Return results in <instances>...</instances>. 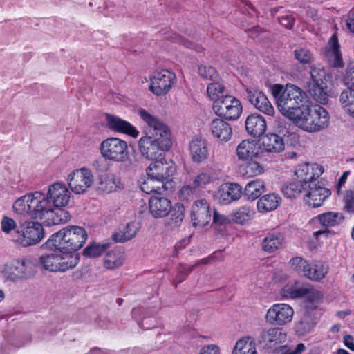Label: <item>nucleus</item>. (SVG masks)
Instances as JSON below:
<instances>
[{
	"label": "nucleus",
	"instance_id": "nucleus-30",
	"mask_svg": "<svg viewBox=\"0 0 354 354\" xmlns=\"http://www.w3.org/2000/svg\"><path fill=\"white\" fill-rule=\"evenodd\" d=\"M261 146L263 150L268 153H280L285 149L283 138L271 133L262 138Z\"/></svg>",
	"mask_w": 354,
	"mask_h": 354
},
{
	"label": "nucleus",
	"instance_id": "nucleus-22",
	"mask_svg": "<svg viewBox=\"0 0 354 354\" xmlns=\"http://www.w3.org/2000/svg\"><path fill=\"white\" fill-rule=\"evenodd\" d=\"M191 218L194 225L204 226L211 220L210 205L205 199L194 201L192 206Z\"/></svg>",
	"mask_w": 354,
	"mask_h": 354
},
{
	"label": "nucleus",
	"instance_id": "nucleus-48",
	"mask_svg": "<svg viewBox=\"0 0 354 354\" xmlns=\"http://www.w3.org/2000/svg\"><path fill=\"white\" fill-rule=\"evenodd\" d=\"M120 180L113 174H108L101 179L100 189L107 192H113L120 187Z\"/></svg>",
	"mask_w": 354,
	"mask_h": 354
},
{
	"label": "nucleus",
	"instance_id": "nucleus-42",
	"mask_svg": "<svg viewBox=\"0 0 354 354\" xmlns=\"http://www.w3.org/2000/svg\"><path fill=\"white\" fill-rule=\"evenodd\" d=\"M303 291V286L300 285L298 281H292L284 285L281 290L280 295L284 299H299Z\"/></svg>",
	"mask_w": 354,
	"mask_h": 354
},
{
	"label": "nucleus",
	"instance_id": "nucleus-33",
	"mask_svg": "<svg viewBox=\"0 0 354 354\" xmlns=\"http://www.w3.org/2000/svg\"><path fill=\"white\" fill-rule=\"evenodd\" d=\"M232 354H257V344L250 336H244L236 341Z\"/></svg>",
	"mask_w": 354,
	"mask_h": 354
},
{
	"label": "nucleus",
	"instance_id": "nucleus-60",
	"mask_svg": "<svg viewBox=\"0 0 354 354\" xmlns=\"http://www.w3.org/2000/svg\"><path fill=\"white\" fill-rule=\"evenodd\" d=\"M194 266L181 265L174 279L175 283H179L185 280V277L192 271Z\"/></svg>",
	"mask_w": 354,
	"mask_h": 354
},
{
	"label": "nucleus",
	"instance_id": "nucleus-14",
	"mask_svg": "<svg viewBox=\"0 0 354 354\" xmlns=\"http://www.w3.org/2000/svg\"><path fill=\"white\" fill-rule=\"evenodd\" d=\"M295 310L289 304L277 303L268 309L265 319L270 325L283 326L292 322Z\"/></svg>",
	"mask_w": 354,
	"mask_h": 354
},
{
	"label": "nucleus",
	"instance_id": "nucleus-28",
	"mask_svg": "<svg viewBox=\"0 0 354 354\" xmlns=\"http://www.w3.org/2000/svg\"><path fill=\"white\" fill-rule=\"evenodd\" d=\"M245 124L247 132L254 137L262 136L267 127L265 118L257 113L248 116Z\"/></svg>",
	"mask_w": 354,
	"mask_h": 354
},
{
	"label": "nucleus",
	"instance_id": "nucleus-17",
	"mask_svg": "<svg viewBox=\"0 0 354 354\" xmlns=\"http://www.w3.org/2000/svg\"><path fill=\"white\" fill-rule=\"evenodd\" d=\"M331 195L329 189L319 185L318 183H311L306 186L304 192V201L308 206L315 208L323 205L324 201Z\"/></svg>",
	"mask_w": 354,
	"mask_h": 354
},
{
	"label": "nucleus",
	"instance_id": "nucleus-57",
	"mask_svg": "<svg viewBox=\"0 0 354 354\" xmlns=\"http://www.w3.org/2000/svg\"><path fill=\"white\" fill-rule=\"evenodd\" d=\"M344 209L349 213H354V191L348 190L343 198Z\"/></svg>",
	"mask_w": 354,
	"mask_h": 354
},
{
	"label": "nucleus",
	"instance_id": "nucleus-43",
	"mask_svg": "<svg viewBox=\"0 0 354 354\" xmlns=\"http://www.w3.org/2000/svg\"><path fill=\"white\" fill-rule=\"evenodd\" d=\"M239 171L243 176L253 177L263 174L264 172V167L259 162L252 159L241 165Z\"/></svg>",
	"mask_w": 354,
	"mask_h": 354
},
{
	"label": "nucleus",
	"instance_id": "nucleus-64",
	"mask_svg": "<svg viewBox=\"0 0 354 354\" xmlns=\"http://www.w3.org/2000/svg\"><path fill=\"white\" fill-rule=\"evenodd\" d=\"M199 354H220V348L216 344L204 346L200 351Z\"/></svg>",
	"mask_w": 354,
	"mask_h": 354
},
{
	"label": "nucleus",
	"instance_id": "nucleus-55",
	"mask_svg": "<svg viewBox=\"0 0 354 354\" xmlns=\"http://www.w3.org/2000/svg\"><path fill=\"white\" fill-rule=\"evenodd\" d=\"M295 57L301 64H309L313 56L312 53L306 48H299L295 50Z\"/></svg>",
	"mask_w": 354,
	"mask_h": 354
},
{
	"label": "nucleus",
	"instance_id": "nucleus-59",
	"mask_svg": "<svg viewBox=\"0 0 354 354\" xmlns=\"http://www.w3.org/2000/svg\"><path fill=\"white\" fill-rule=\"evenodd\" d=\"M1 230L6 234H10L13 230H17L16 222L11 218L4 216L1 221Z\"/></svg>",
	"mask_w": 354,
	"mask_h": 354
},
{
	"label": "nucleus",
	"instance_id": "nucleus-16",
	"mask_svg": "<svg viewBox=\"0 0 354 354\" xmlns=\"http://www.w3.org/2000/svg\"><path fill=\"white\" fill-rule=\"evenodd\" d=\"M213 110L220 117L236 120L242 113V105L238 99L227 95L221 101L213 104Z\"/></svg>",
	"mask_w": 354,
	"mask_h": 354
},
{
	"label": "nucleus",
	"instance_id": "nucleus-61",
	"mask_svg": "<svg viewBox=\"0 0 354 354\" xmlns=\"http://www.w3.org/2000/svg\"><path fill=\"white\" fill-rule=\"evenodd\" d=\"M213 222L218 225H225L230 223V219L223 214H219L216 210L214 211Z\"/></svg>",
	"mask_w": 354,
	"mask_h": 354
},
{
	"label": "nucleus",
	"instance_id": "nucleus-13",
	"mask_svg": "<svg viewBox=\"0 0 354 354\" xmlns=\"http://www.w3.org/2000/svg\"><path fill=\"white\" fill-rule=\"evenodd\" d=\"M176 171V164L172 160L166 159L152 162L146 169L147 176L165 185L171 182Z\"/></svg>",
	"mask_w": 354,
	"mask_h": 354
},
{
	"label": "nucleus",
	"instance_id": "nucleus-24",
	"mask_svg": "<svg viewBox=\"0 0 354 354\" xmlns=\"http://www.w3.org/2000/svg\"><path fill=\"white\" fill-rule=\"evenodd\" d=\"M324 57L330 66L335 68H342L344 66L340 46L337 37L335 34L331 36L326 46Z\"/></svg>",
	"mask_w": 354,
	"mask_h": 354
},
{
	"label": "nucleus",
	"instance_id": "nucleus-26",
	"mask_svg": "<svg viewBox=\"0 0 354 354\" xmlns=\"http://www.w3.org/2000/svg\"><path fill=\"white\" fill-rule=\"evenodd\" d=\"M286 339V333L278 328H270L263 330L260 336V342L270 348L283 343Z\"/></svg>",
	"mask_w": 354,
	"mask_h": 354
},
{
	"label": "nucleus",
	"instance_id": "nucleus-11",
	"mask_svg": "<svg viewBox=\"0 0 354 354\" xmlns=\"http://www.w3.org/2000/svg\"><path fill=\"white\" fill-rule=\"evenodd\" d=\"M149 78V90L156 96L165 95L176 83L175 73L166 69L153 71Z\"/></svg>",
	"mask_w": 354,
	"mask_h": 354
},
{
	"label": "nucleus",
	"instance_id": "nucleus-50",
	"mask_svg": "<svg viewBox=\"0 0 354 354\" xmlns=\"http://www.w3.org/2000/svg\"><path fill=\"white\" fill-rule=\"evenodd\" d=\"M254 214V211L249 206L245 205L239 208L234 213V220L240 224H244L251 220Z\"/></svg>",
	"mask_w": 354,
	"mask_h": 354
},
{
	"label": "nucleus",
	"instance_id": "nucleus-5",
	"mask_svg": "<svg viewBox=\"0 0 354 354\" xmlns=\"http://www.w3.org/2000/svg\"><path fill=\"white\" fill-rule=\"evenodd\" d=\"M53 252L44 254L39 257V263L46 270L64 272L74 268L79 262V255L54 248Z\"/></svg>",
	"mask_w": 354,
	"mask_h": 354
},
{
	"label": "nucleus",
	"instance_id": "nucleus-44",
	"mask_svg": "<svg viewBox=\"0 0 354 354\" xmlns=\"http://www.w3.org/2000/svg\"><path fill=\"white\" fill-rule=\"evenodd\" d=\"M207 95L210 100L214 103L221 101L223 97H225L227 94L225 93L224 86L217 81H213L208 84L207 86Z\"/></svg>",
	"mask_w": 354,
	"mask_h": 354
},
{
	"label": "nucleus",
	"instance_id": "nucleus-25",
	"mask_svg": "<svg viewBox=\"0 0 354 354\" xmlns=\"http://www.w3.org/2000/svg\"><path fill=\"white\" fill-rule=\"evenodd\" d=\"M189 153L192 160L196 163H201L209 158V152L207 142L200 137L193 138L189 145Z\"/></svg>",
	"mask_w": 354,
	"mask_h": 354
},
{
	"label": "nucleus",
	"instance_id": "nucleus-32",
	"mask_svg": "<svg viewBox=\"0 0 354 354\" xmlns=\"http://www.w3.org/2000/svg\"><path fill=\"white\" fill-rule=\"evenodd\" d=\"M236 154L239 159L243 160H252L259 154V149L254 140H243L236 148Z\"/></svg>",
	"mask_w": 354,
	"mask_h": 354
},
{
	"label": "nucleus",
	"instance_id": "nucleus-56",
	"mask_svg": "<svg viewBox=\"0 0 354 354\" xmlns=\"http://www.w3.org/2000/svg\"><path fill=\"white\" fill-rule=\"evenodd\" d=\"M198 192L192 184L183 185L178 192V196L182 201H188L194 194Z\"/></svg>",
	"mask_w": 354,
	"mask_h": 354
},
{
	"label": "nucleus",
	"instance_id": "nucleus-49",
	"mask_svg": "<svg viewBox=\"0 0 354 354\" xmlns=\"http://www.w3.org/2000/svg\"><path fill=\"white\" fill-rule=\"evenodd\" d=\"M306 189V186H303V183L298 182H293L283 186L281 191L283 195L289 198H293L298 196L300 193Z\"/></svg>",
	"mask_w": 354,
	"mask_h": 354
},
{
	"label": "nucleus",
	"instance_id": "nucleus-3",
	"mask_svg": "<svg viewBox=\"0 0 354 354\" xmlns=\"http://www.w3.org/2000/svg\"><path fill=\"white\" fill-rule=\"evenodd\" d=\"M149 211L155 218H160L169 216L165 224L170 229L178 227L185 217V207L180 203L172 206L169 199L164 196H151L148 202Z\"/></svg>",
	"mask_w": 354,
	"mask_h": 354
},
{
	"label": "nucleus",
	"instance_id": "nucleus-41",
	"mask_svg": "<svg viewBox=\"0 0 354 354\" xmlns=\"http://www.w3.org/2000/svg\"><path fill=\"white\" fill-rule=\"evenodd\" d=\"M138 229V223L134 221L129 222L113 234V239L116 242L129 241L136 235Z\"/></svg>",
	"mask_w": 354,
	"mask_h": 354
},
{
	"label": "nucleus",
	"instance_id": "nucleus-46",
	"mask_svg": "<svg viewBox=\"0 0 354 354\" xmlns=\"http://www.w3.org/2000/svg\"><path fill=\"white\" fill-rule=\"evenodd\" d=\"M339 102L344 110L354 118V90L343 91L339 97Z\"/></svg>",
	"mask_w": 354,
	"mask_h": 354
},
{
	"label": "nucleus",
	"instance_id": "nucleus-45",
	"mask_svg": "<svg viewBox=\"0 0 354 354\" xmlns=\"http://www.w3.org/2000/svg\"><path fill=\"white\" fill-rule=\"evenodd\" d=\"M140 188L142 192L147 194H161L162 191L168 189L167 185L162 182L159 183L150 176H147V178L140 185Z\"/></svg>",
	"mask_w": 354,
	"mask_h": 354
},
{
	"label": "nucleus",
	"instance_id": "nucleus-36",
	"mask_svg": "<svg viewBox=\"0 0 354 354\" xmlns=\"http://www.w3.org/2000/svg\"><path fill=\"white\" fill-rule=\"evenodd\" d=\"M125 257L124 252L120 250H110L103 258V266L108 270L117 269L123 265Z\"/></svg>",
	"mask_w": 354,
	"mask_h": 354
},
{
	"label": "nucleus",
	"instance_id": "nucleus-40",
	"mask_svg": "<svg viewBox=\"0 0 354 354\" xmlns=\"http://www.w3.org/2000/svg\"><path fill=\"white\" fill-rule=\"evenodd\" d=\"M266 190L264 181L255 179L248 182L244 189V195L248 199L254 201L258 198Z\"/></svg>",
	"mask_w": 354,
	"mask_h": 354
},
{
	"label": "nucleus",
	"instance_id": "nucleus-58",
	"mask_svg": "<svg viewBox=\"0 0 354 354\" xmlns=\"http://www.w3.org/2000/svg\"><path fill=\"white\" fill-rule=\"evenodd\" d=\"M344 81L345 84L348 86L347 89L354 90V62L348 63Z\"/></svg>",
	"mask_w": 354,
	"mask_h": 354
},
{
	"label": "nucleus",
	"instance_id": "nucleus-39",
	"mask_svg": "<svg viewBox=\"0 0 354 354\" xmlns=\"http://www.w3.org/2000/svg\"><path fill=\"white\" fill-rule=\"evenodd\" d=\"M32 192L26 194L15 201L12 208L14 212L19 215H28L32 217Z\"/></svg>",
	"mask_w": 354,
	"mask_h": 354
},
{
	"label": "nucleus",
	"instance_id": "nucleus-47",
	"mask_svg": "<svg viewBox=\"0 0 354 354\" xmlns=\"http://www.w3.org/2000/svg\"><path fill=\"white\" fill-rule=\"evenodd\" d=\"M214 181L213 174L209 171H203L196 175L192 181L194 188L199 192Z\"/></svg>",
	"mask_w": 354,
	"mask_h": 354
},
{
	"label": "nucleus",
	"instance_id": "nucleus-37",
	"mask_svg": "<svg viewBox=\"0 0 354 354\" xmlns=\"http://www.w3.org/2000/svg\"><path fill=\"white\" fill-rule=\"evenodd\" d=\"M301 298H304L305 301L308 304V306L315 308L322 303L324 295L319 290L313 288L310 285H303V291Z\"/></svg>",
	"mask_w": 354,
	"mask_h": 354
},
{
	"label": "nucleus",
	"instance_id": "nucleus-20",
	"mask_svg": "<svg viewBox=\"0 0 354 354\" xmlns=\"http://www.w3.org/2000/svg\"><path fill=\"white\" fill-rule=\"evenodd\" d=\"M242 194L243 189L240 185L235 183H226L219 187L214 197L219 203L227 205L238 201Z\"/></svg>",
	"mask_w": 354,
	"mask_h": 354
},
{
	"label": "nucleus",
	"instance_id": "nucleus-23",
	"mask_svg": "<svg viewBox=\"0 0 354 354\" xmlns=\"http://www.w3.org/2000/svg\"><path fill=\"white\" fill-rule=\"evenodd\" d=\"M106 120L107 126L110 129L127 134L134 138L138 137L139 131L128 121L109 113L106 114Z\"/></svg>",
	"mask_w": 354,
	"mask_h": 354
},
{
	"label": "nucleus",
	"instance_id": "nucleus-4",
	"mask_svg": "<svg viewBox=\"0 0 354 354\" xmlns=\"http://www.w3.org/2000/svg\"><path fill=\"white\" fill-rule=\"evenodd\" d=\"M87 239L86 230L80 226H67L52 234L45 245L48 248H57L73 254L80 250Z\"/></svg>",
	"mask_w": 354,
	"mask_h": 354
},
{
	"label": "nucleus",
	"instance_id": "nucleus-9",
	"mask_svg": "<svg viewBox=\"0 0 354 354\" xmlns=\"http://www.w3.org/2000/svg\"><path fill=\"white\" fill-rule=\"evenodd\" d=\"M141 120L145 123V136L171 142V132L168 126L157 116L143 109L138 111Z\"/></svg>",
	"mask_w": 354,
	"mask_h": 354
},
{
	"label": "nucleus",
	"instance_id": "nucleus-38",
	"mask_svg": "<svg viewBox=\"0 0 354 354\" xmlns=\"http://www.w3.org/2000/svg\"><path fill=\"white\" fill-rule=\"evenodd\" d=\"M281 203L279 195L272 193L266 194L259 199L257 207L261 212H268L275 209Z\"/></svg>",
	"mask_w": 354,
	"mask_h": 354
},
{
	"label": "nucleus",
	"instance_id": "nucleus-15",
	"mask_svg": "<svg viewBox=\"0 0 354 354\" xmlns=\"http://www.w3.org/2000/svg\"><path fill=\"white\" fill-rule=\"evenodd\" d=\"M172 142L158 138L142 136L139 140V149L143 156L149 160H155L162 152L170 149Z\"/></svg>",
	"mask_w": 354,
	"mask_h": 354
},
{
	"label": "nucleus",
	"instance_id": "nucleus-54",
	"mask_svg": "<svg viewBox=\"0 0 354 354\" xmlns=\"http://www.w3.org/2000/svg\"><path fill=\"white\" fill-rule=\"evenodd\" d=\"M308 262V261H306L301 257H296L290 260L289 266L291 269L301 273L304 276L305 270L307 268Z\"/></svg>",
	"mask_w": 354,
	"mask_h": 354
},
{
	"label": "nucleus",
	"instance_id": "nucleus-7",
	"mask_svg": "<svg viewBox=\"0 0 354 354\" xmlns=\"http://www.w3.org/2000/svg\"><path fill=\"white\" fill-rule=\"evenodd\" d=\"M36 265L30 259H15L8 261L3 267L2 273L8 280L17 281L27 279L36 273Z\"/></svg>",
	"mask_w": 354,
	"mask_h": 354
},
{
	"label": "nucleus",
	"instance_id": "nucleus-8",
	"mask_svg": "<svg viewBox=\"0 0 354 354\" xmlns=\"http://www.w3.org/2000/svg\"><path fill=\"white\" fill-rule=\"evenodd\" d=\"M311 80L308 82V88L310 95L317 102L325 104L328 100L327 82L329 76L324 67L320 65L313 66L310 68Z\"/></svg>",
	"mask_w": 354,
	"mask_h": 354
},
{
	"label": "nucleus",
	"instance_id": "nucleus-19",
	"mask_svg": "<svg viewBox=\"0 0 354 354\" xmlns=\"http://www.w3.org/2000/svg\"><path fill=\"white\" fill-rule=\"evenodd\" d=\"M245 92L247 98L255 109L268 115H274V109L263 92L254 88H248Z\"/></svg>",
	"mask_w": 354,
	"mask_h": 354
},
{
	"label": "nucleus",
	"instance_id": "nucleus-53",
	"mask_svg": "<svg viewBox=\"0 0 354 354\" xmlns=\"http://www.w3.org/2000/svg\"><path fill=\"white\" fill-rule=\"evenodd\" d=\"M314 324L307 317H304L295 324V330L298 335L303 336L310 332Z\"/></svg>",
	"mask_w": 354,
	"mask_h": 354
},
{
	"label": "nucleus",
	"instance_id": "nucleus-10",
	"mask_svg": "<svg viewBox=\"0 0 354 354\" xmlns=\"http://www.w3.org/2000/svg\"><path fill=\"white\" fill-rule=\"evenodd\" d=\"M102 156L108 160L124 162L128 158V145L126 141L118 138H109L100 146Z\"/></svg>",
	"mask_w": 354,
	"mask_h": 354
},
{
	"label": "nucleus",
	"instance_id": "nucleus-62",
	"mask_svg": "<svg viewBox=\"0 0 354 354\" xmlns=\"http://www.w3.org/2000/svg\"><path fill=\"white\" fill-rule=\"evenodd\" d=\"M295 19L290 13H286L279 17V22L286 28H291L294 25Z\"/></svg>",
	"mask_w": 354,
	"mask_h": 354
},
{
	"label": "nucleus",
	"instance_id": "nucleus-31",
	"mask_svg": "<svg viewBox=\"0 0 354 354\" xmlns=\"http://www.w3.org/2000/svg\"><path fill=\"white\" fill-rule=\"evenodd\" d=\"M330 116L328 111L320 105H314L312 133L321 131L328 127Z\"/></svg>",
	"mask_w": 354,
	"mask_h": 354
},
{
	"label": "nucleus",
	"instance_id": "nucleus-34",
	"mask_svg": "<svg viewBox=\"0 0 354 354\" xmlns=\"http://www.w3.org/2000/svg\"><path fill=\"white\" fill-rule=\"evenodd\" d=\"M284 241L285 239L282 234L269 233L262 240V249L268 253L274 252L283 246Z\"/></svg>",
	"mask_w": 354,
	"mask_h": 354
},
{
	"label": "nucleus",
	"instance_id": "nucleus-52",
	"mask_svg": "<svg viewBox=\"0 0 354 354\" xmlns=\"http://www.w3.org/2000/svg\"><path fill=\"white\" fill-rule=\"evenodd\" d=\"M198 72L203 80L212 82L219 80V75L213 67L202 65L198 67Z\"/></svg>",
	"mask_w": 354,
	"mask_h": 354
},
{
	"label": "nucleus",
	"instance_id": "nucleus-51",
	"mask_svg": "<svg viewBox=\"0 0 354 354\" xmlns=\"http://www.w3.org/2000/svg\"><path fill=\"white\" fill-rule=\"evenodd\" d=\"M106 244L93 243L88 245L84 250V255L90 258H95L101 255L106 249Z\"/></svg>",
	"mask_w": 354,
	"mask_h": 354
},
{
	"label": "nucleus",
	"instance_id": "nucleus-6",
	"mask_svg": "<svg viewBox=\"0 0 354 354\" xmlns=\"http://www.w3.org/2000/svg\"><path fill=\"white\" fill-rule=\"evenodd\" d=\"M44 237L41 224L37 221L19 223L11 236L12 241L21 247H29L39 243Z\"/></svg>",
	"mask_w": 354,
	"mask_h": 354
},
{
	"label": "nucleus",
	"instance_id": "nucleus-18",
	"mask_svg": "<svg viewBox=\"0 0 354 354\" xmlns=\"http://www.w3.org/2000/svg\"><path fill=\"white\" fill-rule=\"evenodd\" d=\"M324 167L317 163H304L298 165L295 170L297 180L308 186L311 183H317V179L323 174Z\"/></svg>",
	"mask_w": 354,
	"mask_h": 354
},
{
	"label": "nucleus",
	"instance_id": "nucleus-2",
	"mask_svg": "<svg viewBox=\"0 0 354 354\" xmlns=\"http://www.w3.org/2000/svg\"><path fill=\"white\" fill-rule=\"evenodd\" d=\"M32 218L39 220L47 226L66 223L70 219L69 213L63 208H55L47 194L32 192Z\"/></svg>",
	"mask_w": 354,
	"mask_h": 354
},
{
	"label": "nucleus",
	"instance_id": "nucleus-1",
	"mask_svg": "<svg viewBox=\"0 0 354 354\" xmlns=\"http://www.w3.org/2000/svg\"><path fill=\"white\" fill-rule=\"evenodd\" d=\"M272 94L282 115L298 128L312 133L314 105L309 104L308 97L301 88L293 84H287L286 87L274 84Z\"/></svg>",
	"mask_w": 354,
	"mask_h": 354
},
{
	"label": "nucleus",
	"instance_id": "nucleus-29",
	"mask_svg": "<svg viewBox=\"0 0 354 354\" xmlns=\"http://www.w3.org/2000/svg\"><path fill=\"white\" fill-rule=\"evenodd\" d=\"M328 271L327 263L320 261H309L305 270L304 277L311 281H320L325 278Z\"/></svg>",
	"mask_w": 354,
	"mask_h": 354
},
{
	"label": "nucleus",
	"instance_id": "nucleus-12",
	"mask_svg": "<svg viewBox=\"0 0 354 354\" xmlns=\"http://www.w3.org/2000/svg\"><path fill=\"white\" fill-rule=\"evenodd\" d=\"M68 187L75 194H84L94 183V176L90 169L82 167L71 172L66 178Z\"/></svg>",
	"mask_w": 354,
	"mask_h": 354
},
{
	"label": "nucleus",
	"instance_id": "nucleus-63",
	"mask_svg": "<svg viewBox=\"0 0 354 354\" xmlns=\"http://www.w3.org/2000/svg\"><path fill=\"white\" fill-rule=\"evenodd\" d=\"M167 38L171 39L172 41L183 45L188 48H193L194 44L192 42L186 40L185 39L183 38L181 36L172 33Z\"/></svg>",
	"mask_w": 354,
	"mask_h": 354
},
{
	"label": "nucleus",
	"instance_id": "nucleus-27",
	"mask_svg": "<svg viewBox=\"0 0 354 354\" xmlns=\"http://www.w3.org/2000/svg\"><path fill=\"white\" fill-rule=\"evenodd\" d=\"M210 130L213 136L221 142H227L232 136L231 125L222 119L213 120L210 124Z\"/></svg>",
	"mask_w": 354,
	"mask_h": 354
},
{
	"label": "nucleus",
	"instance_id": "nucleus-21",
	"mask_svg": "<svg viewBox=\"0 0 354 354\" xmlns=\"http://www.w3.org/2000/svg\"><path fill=\"white\" fill-rule=\"evenodd\" d=\"M47 195L55 208L66 207L71 198V193L66 185L55 183L48 187Z\"/></svg>",
	"mask_w": 354,
	"mask_h": 354
},
{
	"label": "nucleus",
	"instance_id": "nucleus-35",
	"mask_svg": "<svg viewBox=\"0 0 354 354\" xmlns=\"http://www.w3.org/2000/svg\"><path fill=\"white\" fill-rule=\"evenodd\" d=\"M344 218V217L341 212H327L314 217L311 222H319L323 227H334L340 224Z\"/></svg>",
	"mask_w": 354,
	"mask_h": 354
}]
</instances>
